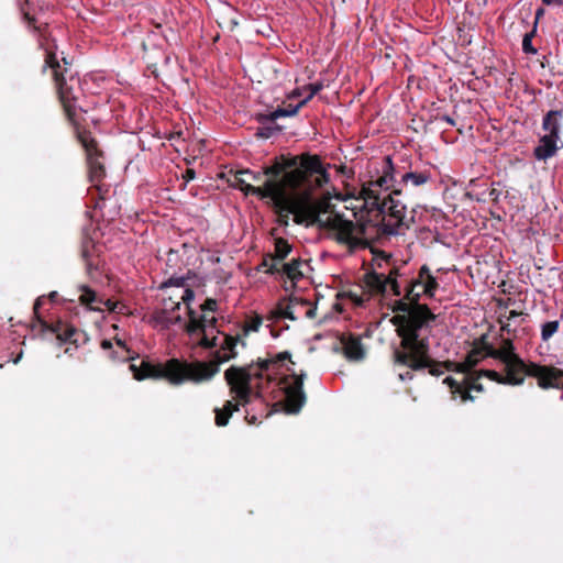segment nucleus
I'll use <instances>...</instances> for the list:
<instances>
[{
	"mask_svg": "<svg viewBox=\"0 0 563 563\" xmlns=\"http://www.w3.org/2000/svg\"><path fill=\"white\" fill-rule=\"evenodd\" d=\"M79 290H80L79 301L82 305L87 306L90 310L103 311L106 309V310L114 311V312L119 311L118 302H114L111 299H106V298L99 296L96 291H93L88 286L82 285L79 287Z\"/></svg>",
	"mask_w": 563,
	"mask_h": 563,
	"instance_id": "nucleus-11",
	"label": "nucleus"
},
{
	"mask_svg": "<svg viewBox=\"0 0 563 563\" xmlns=\"http://www.w3.org/2000/svg\"><path fill=\"white\" fill-rule=\"evenodd\" d=\"M45 63L53 69L58 96L68 120L74 125H77L80 110L76 104V100L80 92L79 78L74 75H69V78L67 79L64 73L59 70L60 65L55 53H52L48 48H46Z\"/></svg>",
	"mask_w": 563,
	"mask_h": 563,
	"instance_id": "nucleus-8",
	"label": "nucleus"
},
{
	"mask_svg": "<svg viewBox=\"0 0 563 563\" xmlns=\"http://www.w3.org/2000/svg\"><path fill=\"white\" fill-rule=\"evenodd\" d=\"M86 268L89 275H92V271L97 269V266L86 258Z\"/></svg>",
	"mask_w": 563,
	"mask_h": 563,
	"instance_id": "nucleus-31",
	"label": "nucleus"
},
{
	"mask_svg": "<svg viewBox=\"0 0 563 563\" xmlns=\"http://www.w3.org/2000/svg\"><path fill=\"white\" fill-rule=\"evenodd\" d=\"M77 137L87 154L90 183L98 189L99 192H101L100 181L104 176V167L100 161L102 153L98 147L97 141L91 136L90 132L77 131Z\"/></svg>",
	"mask_w": 563,
	"mask_h": 563,
	"instance_id": "nucleus-9",
	"label": "nucleus"
},
{
	"mask_svg": "<svg viewBox=\"0 0 563 563\" xmlns=\"http://www.w3.org/2000/svg\"><path fill=\"white\" fill-rule=\"evenodd\" d=\"M188 323L186 330L191 338L198 339V344L206 349L217 347L213 362L186 363L172 358L166 363L153 364L146 360L132 362L129 369L137 380L144 378H166L173 385L186 380L200 383L211 379L219 372V364L235 357L239 338L221 333L217 327V318L210 312L191 307L187 310Z\"/></svg>",
	"mask_w": 563,
	"mask_h": 563,
	"instance_id": "nucleus-4",
	"label": "nucleus"
},
{
	"mask_svg": "<svg viewBox=\"0 0 563 563\" xmlns=\"http://www.w3.org/2000/svg\"><path fill=\"white\" fill-rule=\"evenodd\" d=\"M44 302V298L43 297H38L34 303V313L37 314L38 313V309L40 307L42 306V303Z\"/></svg>",
	"mask_w": 563,
	"mask_h": 563,
	"instance_id": "nucleus-30",
	"label": "nucleus"
},
{
	"mask_svg": "<svg viewBox=\"0 0 563 563\" xmlns=\"http://www.w3.org/2000/svg\"><path fill=\"white\" fill-rule=\"evenodd\" d=\"M101 346H102L104 350H107V349H110V347L112 346V344H111V342H110V341L104 340V341H102Z\"/></svg>",
	"mask_w": 563,
	"mask_h": 563,
	"instance_id": "nucleus-37",
	"label": "nucleus"
},
{
	"mask_svg": "<svg viewBox=\"0 0 563 563\" xmlns=\"http://www.w3.org/2000/svg\"><path fill=\"white\" fill-rule=\"evenodd\" d=\"M291 251V245L284 239L279 238L275 241V255L272 258V264L269 265L267 272L275 274L280 273L279 262L284 261L287 255Z\"/></svg>",
	"mask_w": 563,
	"mask_h": 563,
	"instance_id": "nucleus-18",
	"label": "nucleus"
},
{
	"mask_svg": "<svg viewBox=\"0 0 563 563\" xmlns=\"http://www.w3.org/2000/svg\"><path fill=\"white\" fill-rule=\"evenodd\" d=\"M558 330H559V321L558 320L544 322L541 325V339L545 342L549 341L553 336V334L556 333Z\"/></svg>",
	"mask_w": 563,
	"mask_h": 563,
	"instance_id": "nucleus-21",
	"label": "nucleus"
},
{
	"mask_svg": "<svg viewBox=\"0 0 563 563\" xmlns=\"http://www.w3.org/2000/svg\"><path fill=\"white\" fill-rule=\"evenodd\" d=\"M308 305V301L298 298H290L289 302L280 308V316L286 319L296 320L298 319V309L300 306Z\"/></svg>",
	"mask_w": 563,
	"mask_h": 563,
	"instance_id": "nucleus-19",
	"label": "nucleus"
},
{
	"mask_svg": "<svg viewBox=\"0 0 563 563\" xmlns=\"http://www.w3.org/2000/svg\"><path fill=\"white\" fill-rule=\"evenodd\" d=\"M518 316H519V313H518L517 311L511 310V311L509 312V317H508V319H512V318L518 317Z\"/></svg>",
	"mask_w": 563,
	"mask_h": 563,
	"instance_id": "nucleus-38",
	"label": "nucleus"
},
{
	"mask_svg": "<svg viewBox=\"0 0 563 563\" xmlns=\"http://www.w3.org/2000/svg\"><path fill=\"white\" fill-rule=\"evenodd\" d=\"M300 308H306L305 314L307 318L312 319L316 314V307H312L308 301V305L300 306Z\"/></svg>",
	"mask_w": 563,
	"mask_h": 563,
	"instance_id": "nucleus-27",
	"label": "nucleus"
},
{
	"mask_svg": "<svg viewBox=\"0 0 563 563\" xmlns=\"http://www.w3.org/2000/svg\"><path fill=\"white\" fill-rule=\"evenodd\" d=\"M295 362L288 352L278 353L272 358L261 360L246 366H230L224 372L225 382L233 395L222 408H216V424L223 427L229 422L240 406H247L254 399H261L265 389L274 384L282 393L285 409L288 413H297L306 402L302 389L306 373H296Z\"/></svg>",
	"mask_w": 563,
	"mask_h": 563,
	"instance_id": "nucleus-3",
	"label": "nucleus"
},
{
	"mask_svg": "<svg viewBox=\"0 0 563 563\" xmlns=\"http://www.w3.org/2000/svg\"><path fill=\"white\" fill-rule=\"evenodd\" d=\"M75 329L66 328L63 332L57 333V339L62 342L71 341L73 335L75 334Z\"/></svg>",
	"mask_w": 563,
	"mask_h": 563,
	"instance_id": "nucleus-26",
	"label": "nucleus"
},
{
	"mask_svg": "<svg viewBox=\"0 0 563 563\" xmlns=\"http://www.w3.org/2000/svg\"><path fill=\"white\" fill-rule=\"evenodd\" d=\"M188 176H190L192 178L194 177V172L192 170H188Z\"/></svg>",
	"mask_w": 563,
	"mask_h": 563,
	"instance_id": "nucleus-40",
	"label": "nucleus"
},
{
	"mask_svg": "<svg viewBox=\"0 0 563 563\" xmlns=\"http://www.w3.org/2000/svg\"><path fill=\"white\" fill-rule=\"evenodd\" d=\"M56 295H57L56 291H53L49 296H51V298H54Z\"/></svg>",
	"mask_w": 563,
	"mask_h": 563,
	"instance_id": "nucleus-43",
	"label": "nucleus"
},
{
	"mask_svg": "<svg viewBox=\"0 0 563 563\" xmlns=\"http://www.w3.org/2000/svg\"><path fill=\"white\" fill-rule=\"evenodd\" d=\"M165 289V296L177 305H186L187 310L195 298L194 290L189 287L185 277H172L162 286Z\"/></svg>",
	"mask_w": 563,
	"mask_h": 563,
	"instance_id": "nucleus-10",
	"label": "nucleus"
},
{
	"mask_svg": "<svg viewBox=\"0 0 563 563\" xmlns=\"http://www.w3.org/2000/svg\"><path fill=\"white\" fill-rule=\"evenodd\" d=\"M180 306L177 305L176 301H173L170 300L168 297H166L164 295V298L162 300V307L159 308L161 310H164V311H174V312H177L179 310Z\"/></svg>",
	"mask_w": 563,
	"mask_h": 563,
	"instance_id": "nucleus-25",
	"label": "nucleus"
},
{
	"mask_svg": "<svg viewBox=\"0 0 563 563\" xmlns=\"http://www.w3.org/2000/svg\"><path fill=\"white\" fill-rule=\"evenodd\" d=\"M349 361L357 362L365 357V349L361 339L353 334H342L339 339V347Z\"/></svg>",
	"mask_w": 563,
	"mask_h": 563,
	"instance_id": "nucleus-12",
	"label": "nucleus"
},
{
	"mask_svg": "<svg viewBox=\"0 0 563 563\" xmlns=\"http://www.w3.org/2000/svg\"><path fill=\"white\" fill-rule=\"evenodd\" d=\"M279 269L290 282H292L294 285H296L298 280L306 275V272L309 269V265L306 261L297 258L289 263L282 264Z\"/></svg>",
	"mask_w": 563,
	"mask_h": 563,
	"instance_id": "nucleus-15",
	"label": "nucleus"
},
{
	"mask_svg": "<svg viewBox=\"0 0 563 563\" xmlns=\"http://www.w3.org/2000/svg\"><path fill=\"white\" fill-rule=\"evenodd\" d=\"M441 120L450 125H455V121L450 115H443L441 117Z\"/></svg>",
	"mask_w": 563,
	"mask_h": 563,
	"instance_id": "nucleus-34",
	"label": "nucleus"
},
{
	"mask_svg": "<svg viewBox=\"0 0 563 563\" xmlns=\"http://www.w3.org/2000/svg\"><path fill=\"white\" fill-rule=\"evenodd\" d=\"M432 180V173L429 168L413 169L400 176L398 186L402 189L406 186L421 187Z\"/></svg>",
	"mask_w": 563,
	"mask_h": 563,
	"instance_id": "nucleus-13",
	"label": "nucleus"
},
{
	"mask_svg": "<svg viewBox=\"0 0 563 563\" xmlns=\"http://www.w3.org/2000/svg\"><path fill=\"white\" fill-rule=\"evenodd\" d=\"M199 308L202 311L210 312V313L214 314L218 309V301L216 299L208 298V299H206V301L203 303H201L199 306Z\"/></svg>",
	"mask_w": 563,
	"mask_h": 563,
	"instance_id": "nucleus-24",
	"label": "nucleus"
},
{
	"mask_svg": "<svg viewBox=\"0 0 563 563\" xmlns=\"http://www.w3.org/2000/svg\"><path fill=\"white\" fill-rule=\"evenodd\" d=\"M118 344H119L123 350L125 349V347H124V345H123V343H122L121 341H118Z\"/></svg>",
	"mask_w": 563,
	"mask_h": 563,
	"instance_id": "nucleus-42",
	"label": "nucleus"
},
{
	"mask_svg": "<svg viewBox=\"0 0 563 563\" xmlns=\"http://www.w3.org/2000/svg\"><path fill=\"white\" fill-rule=\"evenodd\" d=\"M545 5H563V0H542Z\"/></svg>",
	"mask_w": 563,
	"mask_h": 563,
	"instance_id": "nucleus-28",
	"label": "nucleus"
},
{
	"mask_svg": "<svg viewBox=\"0 0 563 563\" xmlns=\"http://www.w3.org/2000/svg\"><path fill=\"white\" fill-rule=\"evenodd\" d=\"M394 189L401 188L396 180V169L391 157L385 156L382 159L377 176L362 184L358 198L363 200V207L366 209L371 206H378V201L383 200Z\"/></svg>",
	"mask_w": 563,
	"mask_h": 563,
	"instance_id": "nucleus-7",
	"label": "nucleus"
},
{
	"mask_svg": "<svg viewBox=\"0 0 563 563\" xmlns=\"http://www.w3.org/2000/svg\"><path fill=\"white\" fill-rule=\"evenodd\" d=\"M181 320L183 318L178 312L161 309H155L150 318L151 323L161 329H169L172 325L180 323Z\"/></svg>",
	"mask_w": 563,
	"mask_h": 563,
	"instance_id": "nucleus-16",
	"label": "nucleus"
},
{
	"mask_svg": "<svg viewBox=\"0 0 563 563\" xmlns=\"http://www.w3.org/2000/svg\"><path fill=\"white\" fill-rule=\"evenodd\" d=\"M302 90H305V89L303 88L295 89L289 97L290 98H299L302 95Z\"/></svg>",
	"mask_w": 563,
	"mask_h": 563,
	"instance_id": "nucleus-33",
	"label": "nucleus"
},
{
	"mask_svg": "<svg viewBox=\"0 0 563 563\" xmlns=\"http://www.w3.org/2000/svg\"><path fill=\"white\" fill-rule=\"evenodd\" d=\"M559 142L560 137L544 134L541 136L538 146H536L533 151L534 157L539 161H547L548 158L554 156L560 148L558 145Z\"/></svg>",
	"mask_w": 563,
	"mask_h": 563,
	"instance_id": "nucleus-14",
	"label": "nucleus"
},
{
	"mask_svg": "<svg viewBox=\"0 0 563 563\" xmlns=\"http://www.w3.org/2000/svg\"><path fill=\"white\" fill-rule=\"evenodd\" d=\"M366 283L376 292L393 294L396 297L404 296L394 302L393 323L396 317L404 313L400 308L415 310L417 307H426L429 309L427 305L419 303V300L422 297L433 298L439 288L437 277L431 274L427 265H422L417 275H410V271L405 264L394 266L387 274L373 272L366 275Z\"/></svg>",
	"mask_w": 563,
	"mask_h": 563,
	"instance_id": "nucleus-5",
	"label": "nucleus"
},
{
	"mask_svg": "<svg viewBox=\"0 0 563 563\" xmlns=\"http://www.w3.org/2000/svg\"><path fill=\"white\" fill-rule=\"evenodd\" d=\"M562 118L563 112L561 110H551L543 117L542 129L547 135L560 137Z\"/></svg>",
	"mask_w": 563,
	"mask_h": 563,
	"instance_id": "nucleus-17",
	"label": "nucleus"
},
{
	"mask_svg": "<svg viewBox=\"0 0 563 563\" xmlns=\"http://www.w3.org/2000/svg\"><path fill=\"white\" fill-rule=\"evenodd\" d=\"M404 311L394 320L396 332L401 339L400 344L394 351V361L397 365L407 366L413 371L429 368L433 376H440L445 371L462 374V379L457 380L446 377L443 383L446 384L455 398L460 396L461 401L473 400L472 390L482 391L483 386L478 383L481 377H487L500 384L521 385L526 376L534 377L538 386L548 388L563 387V369L554 366L540 365L538 363H526L516 352L510 339L501 340L500 346H485L486 355L498 360L504 365V373L493 369L473 372L477 360L472 355L462 363L435 362L429 356V334L431 324L435 316L426 307H417L415 310Z\"/></svg>",
	"mask_w": 563,
	"mask_h": 563,
	"instance_id": "nucleus-1",
	"label": "nucleus"
},
{
	"mask_svg": "<svg viewBox=\"0 0 563 563\" xmlns=\"http://www.w3.org/2000/svg\"><path fill=\"white\" fill-rule=\"evenodd\" d=\"M260 135L263 137H269L272 135V129L271 128H263L260 132Z\"/></svg>",
	"mask_w": 563,
	"mask_h": 563,
	"instance_id": "nucleus-32",
	"label": "nucleus"
},
{
	"mask_svg": "<svg viewBox=\"0 0 563 563\" xmlns=\"http://www.w3.org/2000/svg\"><path fill=\"white\" fill-rule=\"evenodd\" d=\"M246 419L249 420L250 423H254L255 420H256V417L255 416H252L251 418H249V413L246 415Z\"/></svg>",
	"mask_w": 563,
	"mask_h": 563,
	"instance_id": "nucleus-39",
	"label": "nucleus"
},
{
	"mask_svg": "<svg viewBox=\"0 0 563 563\" xmlns=\"http://www.w3.org/2000/svg\"><path fill=\"white\" fill-rule=\"evenodd\" d=\"M301 107H303V104H301V101H300L296 106L288 104L287 107L277 108L276 110L272 111L267 115V119L274 122L278 118L292 117V115L297 114V112L300 110Z\"/></svg>",
	"mask_w": 563,
	"mask_h": 563,
	"instance_id": "nucleus-20",
	"label": "nucleus"
},
{
	"mask_svg": "<svg viewBox=\"0 0 563 563\" xmlns=\"http://www.w3.org/2000/svg\"><path fill=\"white\" fill-rule=\"evenodd\" d=\"M411 371H412V369H410V368H409V369H408V371H406L405 373H399V375H398V376H399V378H400L401 380L412 379Z\"/></svg>",
	"mask_w": 563,
	"mask_h": 563,
	"instance_id": "nucleus-29",
	"label": "nucleus"
},
{
	"mask_svg": "<svg viewBox=\"0 0 563 563\" xmlns=\"http://www.w3.org/2000/svg\"><path fill=\"white\" fill-rule=\"evenodd\" d=\"M245 174L251 175L252 179L254 181H258L261 179V175L260 174H254V173H250V172H245Z\"/></svg>",
	"mask_w": 563,
	"mask_h": 563,
	"instance_id": "nucleus-36",
	"label": "nucleus"
},
{
	"mask_svg": "<svg viewBox=\"0 0 563 563\" xmlns=\"http://www.w3.org/2000/svg\"><path fill=\"white\" fill-rule=\"evenodd\" d=\"M252 330L256 331L257 330V324H252Z\"/></svg>",
	"mask_w": 563,
	"mask_h": 563,
	"instance_id": "nucleus-41",
	"label": "nucleus"
},
{
	"mask_svg": "<svg viewBox=\"0 0 563 563\" xmlns=\"http://www.w3.org/2000/svg\"><path fill=\"white\" fill-rule=\"evenodd\" d=\"M287 166L294 168L285 172L279 179L283 166L277 164L267 167L264 175L268 178L264 186L255 187L242 179L241 190L246 195L271 198L282 216L294 214L297 223L303 220L311 221L334 241H358L361 230L353 228L339 214L321 210L322 200L312 197L314 190L322 188L330 180V175L320 158L302 155L291 158Z\"/></svg>",
	"mask_w": 563,
	"mask_h": 563,
	"instance_id": "nucleus-2",
	"label": "nucleus"
},
{
	"mask_svg": "<svg viewBox=\"0 0 563 563\" xmlns=\"http://www.w3.org/2000/svg\"><path fill=\"white\" fill-rule=\"evenodd\" d=\"M401 194V189H394L383 200L378 201V206H371L366 208L369 219L362 221L356 218L355 212H351L353 219L347 218L344 213H341L334 209V206L328 200H322L321 210H328L330 212L339 214L341 218L351 223L355 229L361 230L358 241L355 243H345L336 241L339 244L346 246L350 250L357 247H366L369 241L377 233L376 225L378 223L383 227V232L386 234H404L413 222V217L407 214L406 206L398 197Z\"/></svg>",
	"mask_w": 563,
	"mask_h": 563,
	"instance_id": "nucleus-6",
	"label": "nucleus"
},
{
	"mask_svg": "<svg viewBox=\"0 0 563 563\" xmlns=\"http://www.w3.org/2000/svg\"><path fill=\"white\" fill-rule=\"evenodd\" d=\"M533 35H534V30L532 32H530V33H527L523 36L522 49L527 54H536L537 53V49L532 46V37H533Z\"/></svg>",
	"mask_w": 563,
	"mask_h": 563,
	"instance_id": "nucleus-23",
	"label": "nucleus"
},
{
	"mask_svg": "<svg viewBox=\"0 0 563 563\" xmlns=\"http://www.w3.org/2000/svg\"><path fill=\"white\" fill-rule=\"evenodd\" d=\"M543 14H544V9L539 8V9L536 11V20L538 21V20H539Z\"/></svg>",
	"mask_w": 563,
	"mask_h": 563,
	"instance_id": "nucleus-35",
	"label": "nucleus"
},
{
	"mask_svg": "<svg viewBox=\"0 0 563 563\" xmlns=\"http://www.w3.org/2000/svg\"><path fill=\"white\" fill-rule=\"evenodd\" d=\"M303 89L308 91L307 97L301 100V104L305 106L309 100H311L313 98V96H316L319 91H321L323 89V84L322 82L309 84V85L305 86Z\"/></svg>",
	"mask_w": 563,
	"mask_h": 563,
	"instance_id": "nucleus-22",
	"label": "nucleus"
}]
</instances>
